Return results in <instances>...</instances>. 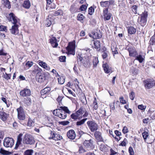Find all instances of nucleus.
I'll return each mask as SVG.
<instances>
[{
    "label": "nucleus",
    "mask_w": 155,
    "mask_h": 155,
    "mask_svg": "<svg viewBox=\"0 0 155 155\" xmlns=\"http://www.w3.org/2000/svg\"><path fill=\"white\" fill-rule=\"evenodd\" d=\"M102 67L104 72L108 74L112 72L111 67L109 66L107 64H103L102 65Z\"/></svg>",
    "instance_id": "nucleus-17"
},
{
    "label": "nucleus",
    "mask_w": 155,
    "mask_h": 155,
    "mask_svg": "<svg viewBox=\"0 0 155 155\" xmlns=\"http://www.w3.org/2000/svg\"><path fill=\"white\" fill-rule=\"evenodd\" d=\"M14 25L12 26L10 31L12 34L15 35L18 33V25L17 24Z\"/></svg>",
    "instance_id": "nucleus-16"
},
{
    "label": "nucleus",
    "mask_w": 155,
    "mask_h": 155,
    "mask_svg": "<svg viewBox=\"0 0 155 155\" xmlns=\"http://www.w3.org/2000/svg\"><path fill=\"white\" fill-rule=\"evenodd\" d=\"M51 138L55 140H60L62 139V137L58 134L53 133Z\"/></svg>",
    "instance_id": "nucleus-21"
},
{
    "label": "nucleus",
    "mask_w": 155,
    "mask_h": 155,
    "mask_svg": "<svg viewBox=\"0 0 155 155\" xmlns=\"http://www.w3.org/2000/svg\"><path fill=\"white\" fill-rule=\"evenodd\" d=\"M7 30L6 27L2 25L0 26V31L7 32Z\"/></svg>",
    "instance_id": "nucleus-51"
},
{
    "label": "nucleus",
    "mask_w": 155,
    "mask_h": 155,
    "mask_svg": "<svg viewBox=\"0 0 155 155\" xmlns=\"http://www.w3.org/2000/svg\"><path fill=\"white\" fill-rule=\"evenodd\" d=\"M128 131V129L127 127L126 126L124 127L122 130V132L123 133L125 134L127 133Z\"/></svg>",
    "instance_id": "nucleus-61"
},
{
    "label": "nucleus",
    "mask_w": 155,
    "mask_h": 155,
    "mask_svg": "<svg viewBox=\"0 0 155 155\" xmlns=\"http://www.w3.org/2000/svg\"><path fill=\"white\" fill-rule=\"evenodd\" d=\"M101 134V133L99 131H96L94 133V135L95 138L99 141H103Z\"/></svg>",
    "instance_id": "nucleus-19"
},
{
    "label": "nucleus",
    "mask_w": 155,
    "mask_h": 155,
    "mask_svg": "<svg viewBox=\"0 0 155 155\" xmlns=\"http://www.w3.org/2000/svg\"><path fill=\"white\" fill-rule=\"evenodd\" d=\"M4 4L5 7L9 9L11 8L10 2L8 0H3Z\"/></svg>",
    "instance_id": "nucleus-38"
},
{
    "label": "nucleus",
    "mask_w": 155,
    "mask_h": 155,
    "mask_svg": "<svg viewBox=\"0 0 155 155\" xmlns=\"http://www.w3.org/2000/svg\"><path fill=\"white\" fill-rule=\"evenodd\" d=\"M135 57V59L138 61L140 63H142L144 61V56L141 54L137 55V54Z\"/></svg>",
    "instance_id": "nucleus-24"
},
{
    "label": "nucleus",
    "mask_w": 155,
    "mask_h": 155,
    "mask_svg": "<svg viewBox=\"0 0 155 155\" xmlns=\"http://www.w3.org/2000/svg\"><path fill=\"white\" fill-rule=\"evenodd\" d=\"M7 152H8L7 151L4 150L2 148H1L0 150V153H1L2 154H3L4 155L7 154Z\"/></svg>",
    "instance_id": "nucleus-63"
},
{
    "label": "nucleus",
    "mask_w": 155,
    "mask_h": 155,
    "mask_svg": "<svg viewBox=\"0 0 155 155\" xmlns=\"http://www.w3.org/2000/svg\"><path fill=\"white\" fill-rule=\"evenodd\" d=\"M102 56L103 58L104 59L106 58L107 57V51H104L103 52V54H102Z\"/></svg>",
    "instance_id": "nucleus-59"
},
{
    "label": "nucleus",
    "mask_w": 155,
    "mask_h": 155,
    "mask_svg": "<svg viewBox=\"0 0 155 155\" xmlns=\"http://www.w3.org/2000/svg\"><path fill=\"white\" fill-rule=\"evenodd\" d=\"M58 82L59 84H62L64 83V77H60L59 78H58Z\"/></svg>",
    "instance_id": "nucleus-41"
},
{
    "label": "nucleus",
    "mask_w": 155,
    "mask_h": 155,
    "mask_svg": "<svg viewBox=\"0 0 155 155\" xmlns=\"http://www.w3.org/2000/svg\"><path fill=\"white\" fill-rule=\"evenodd\" d=\"M11 76V74H7L6 73L5 74H3V78L7 80L10 79Z\"/></svg>",
    "instance_id": "nucleus-42"
},
{
    "label": "nucleus",
    "mask_w": 155,
    "mask_h": 155,
    "mask_svg": "<svg viewBox=\"0 0 155 155\" xmlns=\"http://www.w3.org/2000/svg\"><path fill=\"white\" fill-rule=\"evenodd\" d=\"M33 121L30 119H29L27 124V125L30 127L33 124Z\"/></svg>",
    "instance_id": "nucleus-64"
},
{
    "label": "nucleus",
    "mask_w": 155,
    "mask_h": 155,
    "mask_svg": "<svg viewBox=\"0 0 155 155\" xmlns=\"http://www.w3.org/2000/svg\"><path fill=\"white\" fill-rule=\"evenodd\" d=\"M39 66L47 70H49L50 68L48 66L47 64L45 63L40 60H39Z\"/></svg>",
    "instance_id": "nucleus-29"
},
{
    "label": "nucleus",
    "mask_w": 155,
    "mask_h": 155,
    "mask_svg": "<svg viewBox=\"0 0 155 155\" xmlns=\"http://www.w3.org/2000/svg\"><path fill=\"white\" fill-rule=\"evenodd\" d=\"M142 136L145 141L147 138L148 136V133L146 131H144L142 133Z\"/></svg>",
    "instance_id": "nucleus-45"
},
{
    "label": "nucleus",
    "mask_w": 155,
    "mask_h": 155,
    "mask_svg": "<svg viewBox=\"0 0 155 155\" xmlns=\"http://www.w3.org/2000/svg\"><path fill=\"white\" fill-rule=\"evenodd\" d=\"M127 31L128 34L130 35L135 34L136 31V28L132 26H130L128 27Z\"/></svg>",
    "instance_id": "nucleus-26"
},
{
    "label": "nucleus",
    "mask_w": 155,
    "mask_h": 155,
    "mask_svg": "<svg viewBox=\"0 0 155 155\" xmlns=\"http://www.w3.org/2000/svg\"><path fill=\"white\" fill-rule=\"evenodd\" d=\"M22 136V134H19L17 140L15 148H17L18 146L21 144V142L22 140L21 137Z\"/></svg>",
    "instance_id": "nucleus-22"
},
{
    "label": "nucleus",
    "mask_w": 155,
    "mask_h": 155,
    "mask_svg": "<svg viewBox=\"0 0 155 155\" xmlns=\"http://www.w3.org/2000/svg\"><path fill=\"white\" fill-rule=\"evenodd\" d=\"M63 11L61 10H59L55 12L54 15L55 16H57L59 15H61L63 14Z\"/></svg>",
    "instance_id": "nucleus-49"
},
{
    "label": "nucleus",
    "mask_w": 155,
    "mask_h": 155,
    "mask_svg": "<svg viewBox=\"0 0 155 155\" xmlns=\"http://www.w3.org/2000/svg\"><path fill=\"white\" fill-rule=\"evenodd\" d=\"M17 111L18 114L25 113L24 109L21 106L17 109Z\"/></svg>",
    "instance_id": "nucleus-39"
},
{
    "label": "nucleus",
    "mask_w": 155,
    "mask_h": 155,
    "mask_svg": "<svg viewBox=\"0 0 155 155\" xmlns=\"http://www.w3.org/2000/svg\"><path fill=\"white\" fill-rule=\"evenodd\" d=\"M81 54L80 55L78 54L77 56V62L79 63V60L81 62L82 64L85 67H88L90 65V59L87 56L82 57H81Z\"/></svg>",
    "instance_id": "nucleus-1"
},
{
    "label": "nucleus",
    "mask_w": 155,
    "mask_h": 155,
    "mask_svg": "<svg viewBox=\"0 0 155 155\" xmlns=\"http://www.w3.org/2000/svg\"><path fill=\"white\" fill-rule=\"evenodd\" d=\"M1 100L6 104L7 107H9V104H7V99L5 98L2 97L1 98Z\"/></svg>",
    "instance_id": "nucleus-60"
},
{
    "label": "nucleus",
    "mask_w": 155,
    "mask_h": 155,
    "mask_svg": "<svg viewBox=\"0 0 155 155\" xmlns=\"http://www.w3.org/2000/svg\"><path fill=\"white\" fill-rule=\"evenodd\" d=\"M129 152L130 155H134V152L133 148L131 147H130L129 148Z\"/></svg>",
    "instance_id": "nucleus-58"
},
{
    "label": "nucleus",
    "mask_w": 155,
    "mask_h": 155,
    "mask_svg": "<svg viewBox=\"0 0 155 155\" xmlns=\"http://www.w3.org/2000/svg\"><path fill=\"white\" fill-rule=\"evenodd\" d=\"M75 46L74 44L69 43V45L66 48L68 54L74 55L75 52Z\"/></svg>",
    "instance_id": "nucleus-12"
},
{
    "label": "nucleus",
    "mask_w": 155,
    "mask_h": 155,
    "mask_svg": "<svg viewBox=\"0 0 155 155\" xmlns=\"http://www.w3.org/2000/svg\"><path fill=\"white\" fill-rule=\"evenodd\" d=\"M145 86L148 89L152 88L155 85V81L150 79L145 81Z\"/></svg>",
    "instance_id": "nucleus-13"
},
{
    "label": "nucleus",
    "mask_w": 155,
    "mask_h": 155,
    "mask_svg": "<svg viewBox=\"0 0 155 155\" xmlns=\"http://www.w3.org/2000/svg\"><path fill=\"white\" fill-rule=\"evenodd\" d=\"M87 119V118H84L77 121L76 123V125L77 126H79L83 124Z\"/></svg>",
    "instance_id": "nucleus-31"
},
{
    "label": "nucleus",
    "mask_w": 155,
    "mask_h": 155,
    "mask_svg": "<svg viewBox=\"0 0 155 155\" xmlns=\"http://www.w3.org/2000/svg\"><path fill=\"white\" fill-rule=\"evenodd\" d=\"M59 110H60V108L54 110L53 111V114L55 116H58V114H59Z\"/></svg>",
    "instance_id": "nucleus-55"
},
{
    "label": "nucleus",
    "mask_w": 155,
    "mask_h": 155,
    "mask_svg": "<svg viewBox=\"0 0 155 155\" xmlns=\"http://www.w3.org/2000/svg\"><path fill=\"white\" fill-rule=\"evenodd\" d=\"M33 151L31 150H26L24 153V155H32Z\"/></svg>",
    "instance_id": "nucleus-43"
},
{
    "label": "nucleus",
    "mask_w": 155,
    "mask_h": 155,
    "mask_svg": "<svg viewBox=\"0 0 155 155\" xmlns=\"http://www.w3.org/2000/svg\"><path fill=\"white\" fill-rule=\"evenodd\" d=\"M9 116V114L4 111L0 112V118L3 121H5Z\"/></svg>",
    "instance_id": "nucleus-18"
},
{
    "label": "nucleus",
    "mask_w": 155,
    "mask_h": 155,
    "mask_svg": "<svg viewBox=\"0 0 155 155\" xmlns=\"http://www.w3.org/2000/svg\"><path fill=\"white\" fill-rule=\"evenodd\" d=\"M40 118L42 123L44 125L50 127L53 125V121L50 117L43 115V116H41Z\"/></svg>",
    "instance_id": "nucleus-5"
},
{
    "label": "nucleus",
    "mask_w": 155,
    "mask_h": 155,
    "mask_svg": "<svg viewBox=\"0 0 155 155\" xmlns=\"http://www.w3.org/2000/svg\"><path fill=\"white\" fill-rule=\"evenodd\" d=\"M58 117L62 119H64L67 117V113L70 114L71 112L69 110L68 107H60Z\"/></svg>",
    "instance_id": "nucleus-2"
},
{
    "label": "nucleus",
    "mask_w": 155,
    "mask_h": 155,
    "mask_svg": "<svg viewBox=\"0 0 155 155\" xmlns=\"http://www.w3.org/2000/svg\"><path fill=\"white\" fill-rule=\"evenodd\" d=\"M88 12L89 14L91 15L94 12V9L92 6H91L89 8Z\"/></svg>",
    "instance_id": "nucleus-47"
},
{
    "label": "nucleus",
    "mask_w": 155,
    "mask_h": 155,
    "mask_svg": "<svg viewBox=\"0 0 155 155\" xmlns=\"http://www.w3.org/2000/svg\"><path fill=\"white\" fill-rule=\"evenodd\" d=\"M18 118L20 120H24L25 118V113L18 114Z\"/></svg>",
    "instance_id": "nucleus-35"
},
{
    "label": "nucleus",
    "mask_w": 155,
    "mask_h": 155,
    "mask_svg": "<svg viewBox=\"0 0 155 155\" xmlns=\"http://www.w3.org/2000/svg\"><path fill=\"white\" fill-rule=\"evenodd\" d=\"M94 48L96 49L97 50L99 51L101 50V43L100 42L98 41H95L94 42Z\"/></svg>",
    "instance_id": "nucleus-25"
},
{
    "label": "nucleus",
    "mask_w": 155,
    "mask_h": 155,
    "mask_svg": "<svg viewBox=\"0 0 155 155\" xmlns=\"http://www.w3.org/2000/svg\"><path fill=\"white\" fill-rule=\"evenodd\" d=\"M84 112V107H81L75 113L72 114L71 116V118L74 120H80L82 118V116H80L83 114Z\"/></svg>",
    "instance_id": "nucleus-3"
},
{
    "label": "nucleus",
    "mask_w": 155,
    "mask_h": 155,
    "mask_svg": "<svg viewBox=\"0 0 155 155\" xmlns=\"http://www.w3.org/2000/svg\"><path fill=\"white\" fill-rule=\"evenodd\" d=\"M31 3L29 0L25 1L23 4V6L25 8L28 9L30 7Z\"/></svg>",
    "instance_id": "nucleus-28"
},
{
    "label": "nucleus",
    "mask_w": 155,
    "mask_h": 155,
    "mask_svg": "<svg viewBox=\"0 0 155 155\" xmlns=\"http://www.w3.org/2000/svg\"><path fill=\"white\" fill-rule=\"evenodd\" d=\"M20 94L23 97H26L31 95V91L28 89H24L20 91Z\"/></svg>",
    "instance_id": "nucleus-14"
},
{
    "label": "nucleus",
    "mask_w": 155,
    "mask_h": 155,
    "mask_svg": "<svg viewBox=\"0 0 155 155\" xmlns=\"http://www.w3.org/2000/svg\"><path fill=\"white\" fill-rule=\"evenodd\" d=\"M57 41V39L55 37H53L50 39V42L51 44Z\"/></svg>",
    "instance_id": "nucleus-62"
},
{
    "label": "nucleus",
    "mask_w": 155,
    "mask_h": 155,
    "mask_svg": "<svg viewBox=\"0 0 155 155\" xmlns=\"http://www.w3.org/2000/svg\"><path fill=\"white\" fill-rule=\"evenodd\" d=\"M23 142L26 144H32L34 143L35 140L32 135L27 134L25 135Z\"/></svg>",
    "instance_id": "nucleus-8"
},
{
    "label": "nucleus",
    "mask_w": 155,
    "mask_h": 155,
    "mask_svg": "<svg viewBox=\"0 0 155 155\" xmlns=\"http://www.w3.org/2000/svg\"><path fill=\"white\" fill-rule=\"evenodd\" d=\"M35 69L34 71V74H36V80L38 81H39V78L38 77V73H39V71L38 70V69L39 68V67L37 66L35 67Z\"/></svg>",
    "instance_id": "nucleus-32"
},
{
    "label": "nucleus",
    "mask_w": 155,
    "mask_h": 155,
    "mask_svg": "<svg viewBox=\"0 0 155 155\" xmlns=\"http://www.w3.org/2000/svg\"><path fill=\"white\" fill-rule=\"evenodd\" d=\"M108 11V9H106V11H104V19L105 20H109L111 16L112 15L110 13H107V11Z\"/></svg>",
    "instance_id": "nucleus-20"
},
{
    "label": "nucleus",
    "mask_w": 155,
    "mask_h": 155,
    "mask_svg": "<svg viewBox=\"0 0 155 155\" xmlns=\"http://www.w3.org/2000/svg\"><path fill=\"white\" fill-rule=\"evenodd\" d=\"M98 62L99 61L98 58H94L93 60V63L94 66V67H96Z\"/></svg>",
    "instance_id": "nucleus-44"
},
{
    "label": "nucleus",
    "mask_w": 155,
    "mask_h": 155,
    "mask_svg": "<svg viewBox=\"0 0 155 155\" xmlns=\"http://www.w3.org/2000/svg\"><path fill=\"white\" fill-rule=\"evenodd\" d=\"M67 136L71 139H74L75 137L76 134L74 130H69L67 133Z\"/></svg>",
    "instance_id": "nucleus-15"
},
{
    "label": "nucleus",
    "mask_w": 155,
    "mask_h": 155,
    "mask_svg": "<svg viewBox=\"0 0 155 155\" xmlns=\"http://www.w3.org/2000/svg\"><path fill=\"white\" fill-rule=\"evenodd\" d=\"M137 6L136 5H134L132 6V8L133 12L135 14L137 13Z\"/></svg>",
    "instance_id": "nucleus-54"
},
{
    "label": "nucleus",
    "mask_w": 155,
    "mask_h": 155,
    "mask_svg": "<svg viewBox=\"0 0 155 155\" xmlns=\"http://www.w3.org/2000/svg\"><path fill=\"white\" fill-rule=\"evenodd\" d=\"M7 18L9 21H11L13 24L18 23V20L17 18L13 13H11L7 16Z\"/></svg>",
    "instance_id": "nucleus-10"
},
{
    "label": "nucleus",
    "mask_w": 155,
    "mask_h": 155,
    "mask_svg": "<svg viewBox=\"0 0 155 155\" xmlns=\"http://www.w3.org/2000/svg\"><path fill=\"white\" fill-rule=\"evenodd\" d=\"M87 150L85 147L84 148L82 146H80L79 147V151L80 153H82L86 152Z\"/></svg>",
    "instance_id": "nucleus-36"
},
{
    "label": "nucleus",
    "mask_w": 155,
    "mask_h": 155,
    "mask_svg": "<svg viewBox=\"0 0 155 155\" xmlns=\"http://www.w3.org/2000/svg\"><path fill=\"white\" fill-rule=\"evenodd\" d=\"M94 141L93 139H90L88 140H85L83 144L84 147L88 151L93 150L95 147L93 144Z\"/></svg>",
    "instance_id": "nucleus-6"
},
{
    "label": "nucleus",
    "mask_w": 155,
    "mask_h": 155,
    "mask_svg": "<svg viewBox=\"0 0 155 155\" xmlns=\"http://www.w3.org/2000/svg\"><path fill=\"white\" fill-rule=\"evenodd\" d=\"M93 106H94L93 108L94 109L96 110L98 108L97 99L96 98H94L93 103Z\"/></svg>",
    "instance_id": "nucleus-48"
},
{
    "label": "nucleus",
    "mask_w": 155,
    "mask_h": 155,
    "mask_svg": "<svg viewBox=\"0 0 155 155\" xmlns=\"http://www.w3.org/2000/svg\"><path fill=\"white\" fill-rule=\"evenodd\" d=\"M3 144L5 147H11L14 144V140L12 138L7 137L4 139Z\"/></svg>",
    "instance_id": "nucleus-9"
},
{
    "label": "nucleus",
    "mask_w": 155,
    "mask_h": 155,
    "mask_svg": "<svg viewBox=\"0 0 155 155\" xmlns=\"http://www.w3.org/2000/svg\"><path fill=\"white\" fill-rule=\"evenodd\" d=\"M87 6L86 5H83L81 6L80 10L81 11H85L87 9Z\"/></svg>",
    "instance_id": "nucleus-52"
},
{
    "label": "nucleus",
    "mask_w": 155,
    "mask_h": 155,
    "mask_svg": "<svg viewBox=\"0 0 155 155\" xmlns=\"http://www.w3.org/2000/svg\"><path fill=\"white\" fill-rule=\"evenodd\" d=\"M51 90V88L49 87H46L42 89L41 91V96L44 95L47 93L48 92Z\"/></svg>",
    "instance_id": "nucleus-30"
},
{
    "label": "nucleus",
    "mask_w": 155,
    "mask_h": 155,
    "mask_svg": "<svg viewBox=\"0 0 155 155\" xmlns=\"http://www.w3.org/2000/svg\"><path fill=\"white\" fill-rule=\"evenodd\" d=\"M120 103L122 104H125L126 103V101L124 100V97H121L119 98Z\"/></svg>",
    "instance_id": "nucleus-56"
},
{
    "label": "nucleus",
    "mask_w": 155,
    "mask_h": 155,
    "mask_svg": "<svg viewBox=\"0 0 155 155\" xmlns=\"http://www.w3.org/2000/svg\"><path fill=\"white\" fill-rule=\"evenodd\" d=\"M39 79L40 80L41 83H43V85H46L47 84V81L46 80V77L44 74L42 75H39Z\"/></svg>",
    "instance_id": "nucleus-27"
},
{
    "label": "nucleus",
    "mask_w": 155,
    "mask_h": 155,
    "mask_svg": "<svg viewBox=\"0 0 155 155\" xmlns=\"http://www.w3.org/2000/svg\"><path fill=\"white\" fill-rule=\"evenodd\" d=\"M150 45H155V31L154 35L150 39Z\"/></svg>",
    "instance_id": "nucleus-37"
},
{
    "label": "nucleus",
    "mask_w": 155,
    "mask_h": 155,
    "mask_svg": "<svg viewBox=\"0 0 155 155\" xmlns=\"http://www.w3.org/2000/svg\"><path fill=\"white\" fill-rule=\"evenodd\" d=\"M51 20H52V19L51 18H49L46 19L45 21V23L47 26L49 27L52 24Z\"/></svg>",
    "instance_id": "nucleus-34"
},
{
    "label": "nucleus",
    "mask_w": 155,
    "mask_h": 155,
    "mask_svg": "<svg viewBox=\"0 0 155 155\" xmlns=\"http://www.w3.org/2000/svg\"><path fill=\"white\" fill-rule=\"evenodd\" d=\"M108 1H106L104 2H101V5L102 7H105L107 6V5L108 3Z\"/></svg>",
    "instance_id": "nucleus-53"
},
{
    "label": "nucleus",
    "mask_w": 155,
    "mask_h": 155,
    "mask_svg": "<svg viewBox=\"0 0 155 155\" xmlns=\"http://www.w3.org/2000/svg\"><path fill=\"white\" fill-rule=\"evenodd\" d=\"M24 101L25 104L28 106L30 105L31 103V100L29 97H27L26 99L25 98Z\"/></svg>",
    "instance_id": "nucleus-33"
},
{
    "label": "nucleus",
    "mask_w": 155,
    "mask_h": 155,
    "mask_svg": "<svg viewBox=\"0 0 155 155\" xmlns=\"http://www.w3.org/2000/svg\"><path fill=\"white\" fill-rule=\"evenodd\" d=\"M93 38H100L102 37V34L100 31H94V33Z\"/></svg>",
    "instance_id": "nucleus-23"
},
{
    "label": "nucleus",
    "mask_w": 155,
    "mask_h": 155,
    "mask_svg": "<svg viewBox=\"0 0 155 155\" xmlns=\"http://www.w3.org/2000/svg\"><path fill=\"white\" fill-rule=\"evenodd\" d=\"M129 97L130 99L131 100H134L135 97V93L133 91H131V92L129 94Z\"/></svg>",
    "instance_id": "nucleus-50"
},
{
    "label": "nucleus",
    "mask_w": 155,
    "mask_h": 155,
    "mask_svg": "<svg viewBox=\"0 0 155 155\" xmlns=\"http://www.w3.org/2000/svg\"><path fill=\"white\" fill-rule=\"evenodd\" d=\"M66 57L65 56H61L59 58V60L61 62H64L65 61Z\"/></svg>",
    "instance_id": "nucleus-57"
},
{
    "label": "nucleus",
    "mask_w": 155,
    "mask_h": 155,
    "mask_svg": "<svg viewBox=\"0 0 155 155\" xmlns=\"http://www.w3.org/2000/svg\"><path fill=\"white\" fill-rule=\"evenodd\" d=\"M87 124L91 132H94L98 129V126L97 124L94 120L88 121Z\"/></svg>",
    "instance_id": "nucleus-7"
},
{
    "label": "nucleus",
    "mask_w": 155,
    "mask_h": 155,
    "mask_svg": "<svg viewBox=\"0 0 155 155\" xmlns=\"http://www.w3.org/2000/svg\"><path fill=\"white\" fill-rule=\"evenodd\" d=\"M125 49L127 50L129 52V55L130 56L135 57L137 54L135 48L134 47H126Z\"/></svg>",
    "instance_id": "nucleus-11"
},
{
    "label": "nucleus",
    "mask_w": 155,
    "mask_h": 155,
    "mask_svg": "<svg viewBox=\"0 0 155 155\" xmlns=\"http://www.w3.org/2000/svg\"><path fill=\"white\" fill-rule=\"evenodd\" d=\"M84 18V16H83L82 14L81 13L79 14L77 16V19L78 21H80L82 22V21H83V19Z\"/></svg>",
    "instance_id": "nucleus-40"
},
{
    "label": "nucleus",
    "mask_w": 155,
    "mask_h": 155,
    "mask_svg": "<svg viewBox=\"0 0 155 155\" xmlns=\"http://www.w3.org/2000/svg\"><path fill=\"white\" fill-rule=\"evenodd\" d=\"M147 12L144 11L139 17L138 22L142 26H144L146 24L147 18Z\"/></svg>",
    "instance_id": "nucleus-4"
},
{
    "label": "nucleus",
    "mask_w": 155,
    "mask_h": 155,
    "mask_svg": "<svg viewBox=\"0 0 155 155\" xmlns=\"http://www.w3.org/2000/svg\"><path fill=\"white\" fill-rule=\"evenodd\" d=\"M118 48L116 47H114L113 48H112V50L113 55L118 54L117 51Z\"/></svg>",
    "instance_id": "nucleus-46"
}]
</instances>
